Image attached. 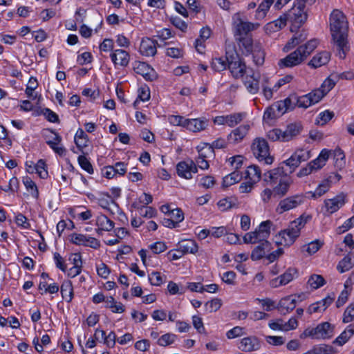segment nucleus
<instances>
[{
  "label": "nucleus",
  "instance_id": "44",
  "mask_svg": "<svg viewBox=\"0 0 354 354\" xmlns=\"http://www.w3.org/2000/svg\"><path fill=\"white\" fill-rule=\"evenodd\" d=\"M324 244L323 241L315 239L301 247V250L306 252L308 255L315 254Z\"/></svg>",
  "mask_w": 354,
  "mask_h": 354
},
{
  "label": "nucleus",
  "instance_id": "60",
  "mask_svg": "<svg viewBox=\"0 0 354 354\" xmlns=\"http://www.w3.org/2000/svg\"><path fill=\"white\" fill-rule=\"evenodd\" d=\"M78 163L81 168L90 174H93V168L88 159L84 155H81L77 158Z\"/></svg>",
  "mask_w": 354,
  "mask_h": 354
},
{
  "label": "nucleus",
  "instance_id": "22",
  "mask_svg": "<svg viewBox=\"0 0 354 354\" xmlns=\"http://www.w3.org/2000/svg\"><path fill=\"white\" fill-rule=\"evenodd\" d=\"M319 96L320 93L319 92L315 93L314 90L306 95L297 96V106L307 109L319 102L321 100Z\"/></svg>",
  "mask_w": 354,
  "mask_h": 354
},
{
  "label": "nucleus",
  "instance_id": "37",
  "mask_svg": "<svg viewBox=\"0 0 354 354\" xmlns=\"http://www.w3.org/2000/svg\"><path fill=\"white\" fill-rule=\"evenodd\" d=\"M74 140L77 148L83 152L88 146L89 140L86 133L82 129H78L74 137Z\"/></svg>",
  "mask_w": 354,
  "mask_h": 354
},
{
  "label": "nucleus",
  "instance_id": "12",
  "mask_svg": "<svg viewBox=\"0 0 354 354\" xmlns=\"http://www.w3.org/2000/svg\"><path fill=\"white\" fill-rule=\"evenodd\" d=\"M341 178L342 176L339 174H332L327 178L322 180L316 187L315 191L306 192V197L317 199L322 196L329 191L333 183L338 182Z\"/></svg>",
  "mask_w": 354,
  "mask_h": 354
},
{
  "label": "nucleus",
  "instance_id": "5",
  "mask_svg": "<svg viewBox=\"0 0 354 354\" xmlns=\"http://www.w3.org/2000/svg\"><path fill=\"white\" fill-rule=\"evenodd\" d=\"M302 125L300 122H293L287 125L285 130L273 129L267 133L269 140L275 142H288L300 134Z\"/></svg>",
  "mask_w": 354,
  "mask_h": 354
},
{
  "label": "nucleus",
  "instance_id": "51",
  "mask_svg": "<svg viewBox=\"0 0 354 354\" xmlns=\"http://www.w3.org/2000/svg\"><path fill=\"white\" fill-rule=\"evenodd\" d=\"M254 50L252 53L253 54L254 62L258 66L262 65L264 62V53L262 50L261 45L259 42H255Z\"/></svg>",
  "mask_w": 354,
  "mask_h": 354
},
{
  "label": "nucleus",
  "instance_id": "62",
  "mask_svg": "<svg viewBox=\"0 0 354 354\" xmlns=\"http://www.w3.org/2000/svg\"><path fill=\"white\" fill-rule=\"evenodd\" d=\"M38 176L43 179L48 177V171L46 169V165L44 160L40 159L36 163V173Z\"/></svg>",
  "mask_w": 354,
  "mask_h": 354
},
{
  "label": "nucleus",
  "instance_id": "11",
  "mask_svg": "<svg viewBox=\"0 0 354 354\" xmlns=\"http://www.w3.org/2000/svg\"><path fill=\"white\" fill-rule=\"evenodd\" d=\"M259 26V24L257 23L243 21L239 14H236L233 17L234 33L236 38L250 35L249 32L257 29Z\"/></svg>",
  "mask_w": 354,
  "mask_h": 354
},
{
  "label": "nucleus",
  "instance_id": "39",
  "mask_svg": "<svg viewBox=\"0 0 354 354\" xmlns=\"http://www.w3.org/2000/svg\"><path fill=\"white\" fill-rule=\"evenodd\" d=\"M354 266V255L348 254L337 264V270L340 273L348 271Z\"/></svg>",
  "mask_w": 354,
  "mask_h": 354
},
{
  "label": "nucleus",
  "instance_id": "50",
  "mask_svg": "<svg viewBox=\"0 0 354 354\" xmlns=\"http://www.w3.org/2000/svg\"><path fill=\"white\" fill-rule=\"evenodd\" d=\"M306 39V34H296L286 44L283 50L288 51L293 48L295 46L299 45L301 42Z\"/></svg>",
  "mask_w": 354,
  "mask_h": 354
},
{
  "label": "nucleus",
  "instance_id": "58",
  "mask_svg": "<svg viewBox=\"0 0 354 354\" xmlns=\"http://www.w3.org/2000/svg\"><path fill=\"white\" fill-rule=\"evenodd\" d=\"M222 305V301L220 299L215 298L208 301L205 304V309L208 313H213L217 311Z\"/></svg>",
  "mask_w": 354,
  "mask_h": 354
},
{
  "label": "nucleus",
  "instance_id": "40",
  "mask_svg": "<svg viewBox=\"0 0 354 354\" xmlns=\"http://www.w3.org/2000/svg\"><path fill=\"white\" fill-rule=\"evenodd\" d=\"M273 3L274 0H263L259 5V7L256 10L255 19L257 20H261L264 19Z\"/></svg>",
  "mask_w": 354,
  "mask_h": 354
},
{
  "label": "nucleus",
  "instance_id": "2",
  "mask_svg": "<svg viewBox=\"0 0 354 354\" xmlns=\"http://www.w3.org/2000/svg\"><path fill=\"white\" fill-rule=\"evenodd\" d=\"M311 219V215L304 213L297 218L290 222L286 228L280 230L275 235L274 241L276 244L284 247H290L293 245L299 237L301 230Z\"/></svg>",
  "mask_w": 354,
  "mask_h": 354
},
{
  "label": "nucleus",
  "instance_id": "16",
  "mask_svg": "<svg viewBox=\"0 0 354 354\" xmlns=\"http://www.w3.org/2000/svg\"><path fill=\"white\" fill-rule=\"evenodd\" d=\"M304 295L295 294L281 298L278 304V309L282 313H289L292 311L299 302L303 300Z\"/></svg>",
  "mask_w": 354,
  "mask_h": 354
},
{
  "label": "nucleus",
  "instance_id": "31",
  "mask_svg": "<svg viewBox=\"0 0 354 354\" xmlns=\"http://www.w3.org/2000/svg\"><path fill=\"white\" fill-rule=\"evenodd\" d=\"M331 153V151L324 149L321 151L317 158L309 162L315 172L322 169L326 165Z\"/></svg>",
  "mask_w": 354,
  "mask_h": 354
},
{
  "label": "nucleus",
  "instance_id": "32",
  "mask_svg": "<svg viewBox=\"0 0 354 354\" xmlns=\"http://www.w3.org/2000/svg\"><path fill=\"white\" fill-rule=\"evenodd\" d=\"M250 129V125L243 124L241 125L236 129H234L228 136V140L232 143H237L241 142L244 137L247 135Z\"/></svg>",
  "mask_w": 354,
  "mask_h": 354
},
{
  "label": "nucleus",
  "instance_id": "54",
  "mask_svg": "<svg viewBox=\"0 0 354 354\" xmlns=\"http://www.w3.org/2000/svg\"><path fill=\"white\" fill-rule=\"evenodd\" d=\"M37 86L38 82L37 79L34 77H31L28 80L25 90L26 95L28 97L35 100L37 97V95H34V91L37 88Z\"/></svg>",
  "mask_w": 354,
  "mask_h": 354
},
{
  "label": "nucleus",
  "instance_id": "43",
  "mask_svg": "<svg viewBox=\"0 0 354 354\" xmlns=\"http://www.w3.org/2000/svg\"><path fill=\"white\" fill-rule=\"evenodd\" d=\"M134 71L136 73L141 75L146 80H152L153 75H151L149 71L153 70L145 62H138L134 66Z\"/></svg>",
  "mask_w": 354,
  "mask_h": 354
},
{
  "label": "nucleus",
  "instance_id": "56",
  "mask_svg": "<svg viewBox=\"0 0 354 354\" xmlns=\"http://www.w3.org/2000/svg\"><path fill=\"white\" fill-rule=\"evenodd\" d=\"M176 338L175 334L166 333L158 339L157 344L161 346H167L174 343Z\"/></svg>",
  "mask_w": 354,
  "mask_h": 354
},
{
  "label": "nucleus",
  "instance_id": "21",
  "mask_svg": "<svg viewBox=\"0 0 354 354\" xmlns=\"http://www.w3.org/2000/svg\"><path fill=\"white\" fill-rule=\"evenodd\" d=\"M95 225L96 233L99 236L103 235L104 232H111L115 227V223L103 214L96 216Z\"/></svg>",
  "mask_w": 354,
  "mask_h": 354
},
{
  "label": "nucleus",
  "instance_id": "6",
  "mask_svg": "<svg viewBox=\"0 0 354 354\" xmlns=\"http://www.w3.org/2000/svg\"><path fill=\"white\" fill-rule=\"evenodd\" d=\"M252 151L254 157L261 162L271 165L274 158L270 155V147L268 142L262 138L254 140L252 146Z\"/></svg>",
  "mask_w": 354,
  "mask_h": 354
},
{
  "label": "nucleus",
  "instance_id": "8",
  "mask_svg": "<svg viewBox=\"0 0 354 354\" xmlns=\"http://www.w3.org/2000/svg\"><path fill=\"white\" fill-rule=\"evenodd\" d=\"M334 330L335 326L326 322L319 324L315 328L305 330L304 335L316 339H330L335 335Z\"/></svg>",
  "mask_w": 354,
  "mask_h": 354
},
{
  "label": "nucleus",
  "instance_id": "29",
  "mask_svg": "<svg viewBox=\"0 0 354 354\" xmlns=\"http://www.w3.org/2000/svg\"><path fill=\"white\" fill-rule=\"evenodd\" d=\"M337 82V76L332 73L328 77H327L322 84L320 87L317 89H315V93H319V98L322 100L335 85Z\"/></svg>",
  "mask_w": 354,
  "mask_h": 354
},
{
  "label": "nucleus",
  "instance_id": "10",
  "mask_svg": "<svg viewBox=\"0 0 354 354\" xmlns=\"http://www.w3.org/2000/svg\"><path fill=\"white\" fill-rule=\"evenodd\" d=\"M46 144L49 147L59 156H64L66 149L63 146L62 137L55 131L46 129L44 133Z\"/></svg>",
  "mask_w": 354,
  "mask_h": 354
},
{
  "label": "nucleus",
  "instance_id": "18",
  "mask_svg": "<svg viewBox=\"0 0 354 354\" xmlns=\"http://www.w3.org/2000/svg\"><path fill=\"white\" fill-rule=\"evenodd\" d=\"M259 73H255L252 69L249 68L243 80V84L247 91L252 94H256L259 90Z\"/></svg>",
  "mask_w": 354,
  "mask_h": 354
},
{
  "label": "nucleus",
  "instance_id": "19",
  "mask_svg": "<svg viewBox=\"0 0 354 354\" xmlns=\"http://www.w3.org/2000/svg\"><path fill=\"white\" fill-rule=\"evenodd\" d=\"M130 54L124 49H115L110 53V58L115 68L127 67L130 62Z\"/></svg>",
  "mask_w": 354,
  "mask_h": 354
},
{
  "label": "nucleus",
  "instance_id": "4",
  "mask_svg": "<svg viewBox=\"0 0 354 354\" xmlns=\"http://www.w3.org/2000/svg\"><path fill=\"white\" fill-rule=\"evenodd\" d=\"M318 44L317 39H311L304 45L299 46L294 52L280 59L281 67H293L300 64L316 48Z\"/></svg>",
  "mask_w": 354,
  "mask_h": 354
},
{
  "label": "nucleus",
  "instance_id": "9",
  "mask_svg": "<svg viewBox=\"0 0 354 354\" xmlns=\"http://www.w3.org/2000/svg\"><path fill=\"white\" fill-rule=\"evenodd\" d=\"M306 196L304 194H297L281 200L277 207L276 212L279 214L294 209L304 203Z\"/></svg>",
  "mask_w": 354,
  "mask_h": 354
},
{
  "label": "nucleus",
  "instance_id": "15",
  "mask_svg": "<svg viewBox=\"0 0 354 354\" xmlns=\"http://www.w3.org/2000/svg\"><path fill=\"white\" fill-rule=\"evenodd\" d=\"M311 157L310 151L308 149H298L289 158L283 162L290 167V171H293L302 162L307 161Z\"/></svg>",
  "mask_w": 354,
  "mask_h": 354
},
{
  "label": "nucleus",
  "instance_id": "24",
  "mask_svg": "<svg viewBox=\"0 0 354 354\" xmlns=\"http://www.w3.org/2000/svg\"><path fill=\"white\" fill-rule=\"evenodd\" d=\"M334 299V295H328L322 300L310 304L307 309V313L310 315L322 313L333 302Z\"/></svg>",
  "mask_w": 354,
  "mask_h": 354
},
{
  "label": "nucleus",
  "instance_id": "53",
  "mask_svg": "<svg viewBox=\"0 0 354 354\" xmlns=\"http://www.w3.org/2000/svg\"><path fill=\"white\" fill-rule=\"evenodd\" d=\"M217 205L221 211H227L236 205V200L232 198H223L218 201Z\"/></svg>",
  "mask_w": 354,
  "mask_h": 354
},
{
  "label": "nucleus",
  "instance_id": "30",
  "mask_svg": "<svg viewBox=\"0 0 354 354\" xmlns=\"http://www.w3.org/2000/svg\"><path fill=\"white\" fill-rule=\"evenodd\" d=\"M238 45L240 49L242 50L243 53L246 55L252 53L255 48V42L253 41V39L251 35H246L241 37L236 38Z\"/></svg>",
  "mask_w": 354,
  "mask_h": 354
},
{
  "label": "nucleus",
  "instance_id": "36",
  "mask_svg": "<svg viewBox=\"0 0 354 354\" xmlns=\"http://www.w3.org/2000/svg\"><path fill=\"white\" fill-rule=\"evenodd\" d=\"M244 175L245 180H249L257 184L261 178V170L259 166L251 165L247 167Z\"/></svg>",
  "mask_w": 354,
  "mask_h": 354
},
{
  "label": "nucleus",
  "instance_id": "3",
  "mask_svg": "<svg viewBox=\"0 0 354 354\" xmlns=\"http://www.w3.org/2000/svg\"><path fill=\"white\" fill-rule=\"evenodd\" d=\"M264 181L270 185H274L273 192L274 196L283 197L290 189V186L293 183L292 178L283 174V171L280 168H276L268 171L265 173Z\"/></svg>",
  "mask_w": 354,
  "mask_h": 354
},
{
  "label": "nucleus",
  "instance_id": "47",
  "mask_svg": "<svg viewBox=\"0 0 354 354\" xmlns=\"http://www.w3.org/2000/svg\"><path fill=\"white\" fill-rule=\"evenodd\" d=\"M241 179L242 174L239 171L235 170L230 174L226 175L223 178V186L226 187H230L239 183Z\"/></svg>",
  "mask_w": 354,
  "mask_h": 354
},
{
  "label": "nucleus",
  "instance_id": "14",
  "mask_svg": "<svg viewBox=\"0 0 354 354\" xmlns=\"http://www.w3.org/2000/svg\"><path fill=\"white\" fill-rule=\"evenodd\" d=\"M226 60L227 61L228 68L234 77L240 78L247 73L249 68H246L245 63L241 61L236 53L230 57L227 55Z\"/></svg>",
  "mask_w": 354,
  "mask_h": 354
},
{
  "label": "nucleus",
  "instance_id": "33",
  "mask_svg": "<svg viewBox=\"0 0 354 354\" xmlns=\"http://www.w3.org/2000/svg\"><path fill=\"white\" fill-rule=\"evenodd\" d=\"M270 243L269 241H263L252 251L251 259L253 261H258L262 258H266V253L270 250Z\"/></svg>",
  "mask_w": 354,
  "mask_h": 354
},
{
  "label": "nucleus",
  "instance_id": "20",
  "mask_svg": "<svg viewBox=\"0 0 354 354\" xmlns=\"http://www.w3.org/2000/svg\"><path fill=\"white\" fill-rule=\"evenodd\" d=\"M261 346L259 339L251 335L242 338L238 345V348L243 352L249 353L258 351Z\"/></svg>",
  "mask_w": 354,
  "mask_h": 354
},
{
  "label": "nucleus",
  "instance_id": "35",
  "mask_svg": "<svg viewBox=\"0 0 354 354\" xmlns=\"http://www.w3.org/2000/svg\"><path fill=\"white\" fill-rule=\"evenodd\" d=\"M198 250V245L194 240H183L178 244V252L183 254H196Z\"/></svg>",
  "mask_w": 354,
  "mask_h": 354
},
{
  "label": "nucleus",
  "instance_id": "59",
  "mask_svg": "<svg viewBox=\"0 0 354 354\" xmlns=\"http://www.w3.org/2000/svg\"><path fill=\"white\" fill-rule=\"evenodd\" d=\"M269 80L266 78L262 83V93L263 96L267 100H270L273 97V94L275 91L272 90V86H270Z\"/></svg>",
  "mask_w": 354,
  "mask_h": 354
},
{
  "label": "nucleus",
  "instance_id": "64",
  "mask_svg": "<svg viewBox=\"0 0 354 354\" xmlns=\"http://www.w3.org/2000/svg\"><path fill=\"white\" fill-rule=\"evenodd\" d=\"M353 321H354V302L347 306L343 315L344 323H349Z\"/></svg>",
  "mask_w": 354,
  "mask_h": 354
},
{
  "label": "nucleus",
  "instance_id": "1",
  "mask_svg": "<svg viewBox=\"0 0 354 354\" xmlns=\"http://www.w3.org/2000/svg\"><path fill=\"white\" fill-rule=\"evenodd\" d=\"M330 31L337 56L344 59L350 51L348 39V22L345 15L339 10L335 9L329 17Z\"/></svg>",
  "mask_w": 354,
  "mask_h": 354
},
{
  "label": "nucleus",
  "instance_id": "45",
  "mask_svg": "<svg viewBox=\"0 0 354 354\" xmlns=\"http://www.w3.org/2000/svg\"><path fill=\"white\" fill-rule=\"evenodd\" d=\"M325 284L326 280L324 278L322 275L317 274H311L307 281V285L311 290H317Z\"/></svg>",
  "mask_w": 354,
  "mask_h": 354
},
{
  "label": "nucleus",
  "instance_id": "57",
  "mask_svg": "<svg viewBox=\"0 0 354 354\" xmlns=\"http://www.w3.org/2000/svg\"><path fill=\"white\" fill-rule=\"evenodd\" d=\"M150 99V91L149 88L147 86L140 87L138 89V95L137 99L135 100L133 103V106L135 108H137V104L139 101L147 102Z\"/></svg>",
  "mask_w": 354,
  "mask_h": 354
},
{
  "label": "nucleus",
  "instance_id": "23",
  "mask_svg": "<svg viewBox=\"0 0 354 354\" xmlns=\"http://www.w3.org/2000/svg\"><path fill=\"white\" fill-rule=\"evenodd\" d=\"M287 112L282 100H279L269 106L264 112L263 118L272 120L283 115Z\"/></svg>",
  "mask_w": 354,
  "mask_h": 354
},
{
  "label": "nucleus",
  "instance_id": "49",
  "mask_svg": "<svg viewBox=\"0 0 354 354\" xmlns=\"http://www.w3.org/2000/svg\"><path fill=\"white\" fill-rule=\"evenodd\" d=\"M184 219V214L179 208L173 209L169 215L168 221L172 223V227H176L178 224Z\"/></svg>",
  "mask_w": 354,
  "mask_h": 354
},
{
  "label": "nucleus",
  "instance_id": "46",
  "mask_svg": "<svg viewBox=\"0 0 354 354\" xmlns=\"http://www.w3.org/2000/svg\"><path fill=\"white\" fill-rule=\"evenodd\" d=\"M354 335V329L351 325L346 329L334 340L333 343L339 346L344 345Z\"/></svg>",
  "mask_w": 354,
  "mask_h": 354
},
{
  "label": "nucleus",
  "instance_id": "61",
  "mask_svg": "<svg viewBox=\"0 0 354 354\" xmlns=\"http://www.w3.org/2000/svg\"><path fill=\"white\" fill-rule=\"evenodd\" d=\"M272 225V221L267 220L266 221L261 222L257 230L261 234L263 235L264 237L268 239L270 234V228Z\"/></svg>",
  "mask_w": 354,
  "mask_h": 354
},
{
  "label": "nucleus",
  "instance_id": "28",
  "mask_svg": "<svg viewBox=\"0 0 354 354\" xmlns=\"http://www.w3.org/2000/svg\"><path fill=\"white\" fill-rule=\"evenodd\" d=\"M186 129L192 132H200L208 126V120L205 118L187 119Z\"/></svg>",
  "mask_w": 354,
  "mask_h": 354
},
{
  "label": "nucleus",
  "instance_id": "42",
  "mask_svg": "<svg viewBox=\"0 0 354 354\" xmlns=\"http://www.w3.org/2000/svg\"><path fill=\"white\" fill-rule=\"evenodd\" d=\"M23 183L26 187L27 192L30 196L35 198L38 199L39 193L36 183L29 176H25L23 178Z\"/></svg>",
  "mask_w": 354,
  "mask_h": 354
},
{
  "label": "nucleus",
  "instance_id": "52",
  "mask_svg": "<svg viewBox=\"0 0 354 354\" xmlns=\"http://www.w3.org/2000/svg\"><path fill=\"white\" fill-rule=\"evenodd\" d=\"M333 158L335 159V165L337 168L342 169L345 166V155L344 151L339 149L337 148L334 151H333Z\"/></svg>",
  "mask_w": 354,
  "mask_h": 354
},
{
  "label": "nucleus",
  "instance_id": "48",
  "mask_svg": "<svg viewBox=\"0 0 354 354\" xmlns=\"http://www.w3.org/2000/svg\"><path fill=\"white\" fill-rule=\"evenodd\" d=\"M105 303L106 307L110 308L114 313H122L125 310L124 305L120 302H117L113 297H107Z\"/></svg>",
  "mask_w": 354,
  "mask_h": 354
},
{
  "label": "nucleus",
  "instance_id": "55",
  "mask_svg": "<svg viewBox=\"0 0 354 354\" xmlns=\"http://www.w3.org/2000/svg\"><path fill=\"white\" fill-rule=\"evenodd\" d=\"M245 114L243 113H235L227 115V125L233 127L240 123L245 118Z\"/></svg>",
  "mask_w": 354,
  "mask_h": 354
},
{
  "label": "nucleus",
  "instance_id": "13",
  "mask_svg": "<svg viewBox=\"0 0 354 354\" xmlns=\"http://www.w3.org/2000/svg\"><path fill=\"white\" fill-rule=\"evenodd\" d=\"M347 194L340 192L334 197L324 201V208L326 214L330 215L337 212L347 203Z\"/></svg>",
  "mask_w": 354,
  "mask_h": 354
},
{
  "label": "nucleus",
  "instance_id": "7",
  "mask_svg": "<svg viewBox=\"0 0 354 354\" xmlns=\"http://www.w3.org/2000/svg\"><path fill=\"white\" fill-rule=\"evenodd\" d=\"M286 15L288 21L292 24L291 31L293 28H299L307 20V10L305 5L301 1H295L293 6Z\"/></svg>",
  "mask_w": 354,
  "mask_h": 354
},
{
  "label": "nucleus",
  "instance_id": "38",
  "mask_svg": "<svg viewBox=\"0 0 354 354\" xmlns=\"http://www.w3.org/2000/svg\"><path fill=\"white\" fill-rule=\"evenodd\" d=\"M61 294L63 299L70 303L73 299V287L70 280L64 281L61 285Z\"/></svg>",
  "mask_w": 354,
  "mask_h": 354
},
{
  "label": "nucleus",
  "instance_id": "34",
  "mask_svg": "<svg viewBox=\"0 0 354 354\" xmlns=\"http://www.w3.org/2000/svg\"><path fill=\"white\" fill-rule=\"evenodd\" d=\"M330 58L328 52L323 51L316 54L309 62L308 65L312 68H317L326 64Z\"/></svg>",
  "mask_w": 354,
  "mask_h": 354
},
{
  "label": "nucleus",
  "instance_id": "26",
  "mask_svg": "<svg viewBox=\"0 0 354 354\" xmlns=\"http://www.w3.org/2000/svg\"><path fill=\"white\" fill-rule=\"evenodd\" d=\"M157 42L149 37L143 38L140 46V52L145 56H153L156 54Z\"/></svg>",
  "mask_w": 354,
  "mask_h": 354
},
{
  "label": "nucleus",
  "instance_id": "25",
  "mask_svg": "<svg viewBox=\"0 0 354 354\" xmlns=\"http://www.w3.org/2000/svg\"><path fill=\"white\" fill-rule=\"evenodd\" d=\"M214 156V150L211 147H203L198 151V156L196 159L195 164L196 167L203 170L207 169L209 167L207 158Z\"/></svg>",
  "mask_w": 354,
  "mask_h": 354
},
{
  "label": "nucleus",
  "instance_id": "63",
  "mask_svg": "<svg viewBox=\"0 0 354 354\" xmlns=\"http://www.w3.org/2000/svg\"><path fill=\"white\" fill-rule=\"evenodd\" d=\"M227 67L226 60L221 57H216L212 59V68L215 71H223Z\"/></svg>",
  "mask_w": 354,
  "mask_h": 354
},
{
  "label": "nucleus",
  "instance_id": "27",
  "mask_svg": "<svg viewBox=\"0 0 354 354\" xmlns=\"http://www.w3.org/2000/svg\"><path fill=\"white\" fill-rule=\"evenodd\" d=\"M296 274L297 271L295 269L288 268L283 274L272 280L271 286L272 287H278L286 285L293 280Z\"/></svg>",
  "mask_w": 354,
  "mask_h": 354
},
{
  "label": "nucleus",
  "instance_id": "17",
  "mask_svg": "<svg viewBox=\"0 0 354 354\" xmlns=\"http://www.w3.org/2000/svg\"><path fill=\"white\" fill-rule=\"evenodd\" d=\"M197 167L192 160L180 161L176 165L177 174L182 178L192 179L193 174L197 173Z\"/></svg>",
  "mask_w": 354,
  "mask_h": 354
},
{
  "label": "nucleus",
  "instance_id": "41",
  "mask_svg": "<svg viewBox=\"0 0 354 354\" xmlns=\"http://www.w3.org/2000/svg\"><path fill=\"white\" fill-rule=\"evenodd\" d=\"M243 241L245 243H262L263 241H268L267 239L261 234L260 232L256 229L254 231L246 233L243 236Z\"/></svg>",
  "mask_w": 354,
  "mask_h": 354
}]
</instances>
